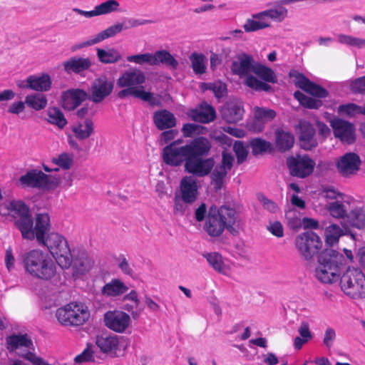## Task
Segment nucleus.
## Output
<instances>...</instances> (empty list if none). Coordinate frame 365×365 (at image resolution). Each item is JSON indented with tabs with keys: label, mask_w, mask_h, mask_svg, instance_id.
I'll return each instance as SVG.
<instances>
[{
	"label": "nucleus",
	"mask_w": 365,
	"mask_h": 365,
	"mask_svg": "<svg viewBox=\"0 0 365 365\" xmlns=\"http://www.w3.org/2000/svg\"><path fill=\"white\" fill-rule=\"evenodd\" d=\"M21 262L25 272L32 277L43 281H51L57 272L55 262L46 252L32 250L21 255Z\"/></svg>",
	"instance_id": "obj_1"
},
{
	"label": "nucleus",
	"mask_w": 365,
	"mask_h": 365,
	"mask_svg": "<svg viewBox=\"0 0 365 365\" xmlns=\"http://www.w3.org/2000/svg\"><path fill=\"white\" fill-rule=\"evenodd\" d=\"M238 215L236 210L228 205L217 207L211 206L204 225V230L211 237H219L227 230L233 234L236 232L234 225L237 222Z\"/></svg>",
	"instance_id": "obj_2"
},
{
	"label": "nucleus",
	"mask_w": 365,
	"mask_h": 365,
	"mask_svg": "<svg viewBox=\"0 0 365 365\" xmlns=\"http://www.w3.org/2000/svg\"><path fill=\"white\" fill-rule=\"evenodd\" d=\"M318 262L315 277L323 283H333L338 280L346 259L342 254L335 250H325L320 253Z\"/></svg>",
	"instance_id": "obj_3"
},
{
	"label": "nucleus",
	"mask_w": 365,
	"mask_h": 365,
	"mask_svg": "<svg viewBox=\"0 0 365 365\" xmlns=\"http://www.w3.org/2000/svg\"><path fill=\"white\" fill-rule=\"evenodd\" d=\"M38 244L47 247L61 268L67 269L72 264L73 255L71 248L67 240L63 235L51 232Z\"/></svg>",
	"instance_id": "obj_4"
},
{
	"label": "nucleus",
	"mask_w": 365,
	"mask_h": 365,
	"mask_svg": "<svg viewBox=\"0 0 365 365\" xmlns=\"http://www.w3.org/2000/svg\"><path fill=\"white\" fill-rule=\"evenodd\" d=\"M7 208L12 213L15 225L20 230L22 237L34 240V221L28 206L21 200H12L9 202Z\"/></svg>",
	"instance_id": "obj_5"
},
{
	"label": "nucleus",
	"mask_w": 365,
	"mask_h": 365,
	"mask_svg": "<svg viewBox=\"0 0 365 365\" xmlns=\"http://www.w3.org/2000/svg\"><path fill=\"white\" fill-rule=\"evenodd\" d=\"M341 291L352 299L365 297V275L356 268L349 267L340 279Z\"/></svg>",
	"instance_id": "obj_6"
},
{
	"label": "nucleus",
	"mask_w": 365,
	"mask_h": 365,
	"mask_svg": "<svg viewBox=\"0 0 365 365\" xmlns=\"http://www.w3.org/2000/svg\"><path fill=\"white\" fill-rule=\"evenodd\" d=\"M152 23H153V21L150 19L132 18L125 19V22H118L115 24L114 25L109 26L104 31H102L101 32L97 34L92 38L80 43L78 46H76V48H82L84 47L91 46L92 45L96 44L104 41L105 39L115 36L116 34L120 33L123 30H126L129 28H135Z\"/></svg>",
	"instance_id": "obj_7"
},
{
	"label": "nucleus",
	"mask_w": 365,
	"mask_h": 365,
	"mask_svg": "<svg viewBox=\"0 0 365 365\" xmlns=\"http://www.w3.org/2000/svg\"><path fill=\"white\" fill-rule=\"evenodd\" d=\"M294 245L302 258L311 261L322 249L323 242L317 233L307 231L295 237Z\"/></svg>",
	"instance_id": "obj_8"
},
{
	"label": "nucleus",
	"mask_w": 365,
	"mask_h": 365,
	"mask_svg": "<svg viewBox=\"0 0 365 365\" xmlns=\"http://www.w3.org/2000/svg\"><path fill=\"white\" fill-rule=\"evenodd\" d=\"M56 317L63 326H79L89 318L88 308L82 304L70 303L57 309Z\"/></svg>",
	"instance_id": "obj_9"
},
{
	"label": "nucleus",
	"mask_w": 365,
	"mask_h": 365,
	"mask_svg": "<svg viewBox=\"0 0 365 365\" xmlns=\"http://www.w3.org/2000/svg\"><path fill=\"white\" fill-rule=\"evenodd\" d=\"M130 63L137 65L147 64L151 66L165 65L170 69H176L178 66V61L166 50L157 51L154 53H145L130 55L126 57Z\"/></svg>",
	"instance_id": "obj_10"
},
{
	"label": "nucleus",
	"mask_w": 365,
	"mask_h": 365,
	"mask_svg": "<svg viewBox=\"0 0 365 365\" xmlns=\"http://www.w3.org/2000/svg\"><path fill=\"white\" fill-rule=\"evenodd\" d=\"M145 81V76L141 70L133 68L125 71L117 81L118 86L120 88H124V89L118 92V96L120 98H124L128 96L133 97V93L136 91H141L143 88L142 84Z\"/></svg>",
	"instance_id": "obj_11"
},
{
	"label": "nucleus",
	"mask_w": 365,
	"mask_h": 365,
	"mask_svg": "<svg viewBox=\"0 0 365 365\" xmlns=\"http://www.w3.org/2000/svg\"><path fill=\"white\" fill-rule=\"evenodd\" d=\"M20 183L24 187L39 189H50L58 185V179L51 175H46L36 169L28 171L19 178Z\"/></svg>",
	"instance_id": "obj_12"
},
{
	"label": "nucleus",
	"mask_w": 365,
	"mask_h": 365,
	"mask_svg": "<svg viewBox=\"0 0 365 365\" xmlns=\"http://www.w3.org/2000/svg\"><path fill=\"white\" fill-rule=\"evenodd\" d=\"M6 346L9 351L28 359L34 353V346L31 337L27 334H12L6 338Z\"/></svg>",
	"instance_id": "obj_13"
},
{
	"label": "nucleus",
	"mask_w": 365,
	"mask_h": 365,
	"mask_svg": "<svg viewBox=\"0 0 365 365\" xmlns=\"http://www.w3.org/2000/svg\"><path fill=\"white\" fill-rule=\"evenodd\" d=\"M287 165L291 175L304 178L312 173L316 163L307 155H304L287 158Z\"/></svg>",
	"instance_id": "obj_14"
},
{
	"label": "nucleus",
	"mask_w": 365,
	"mask_h": 365,
	"mask_svg": "<svg viewBox=\"0 0 365 365\" xmlns=\"http://www.w3.org/2000/svg\"><path fill=\"white\" fill-rule=\"evenodd\" d=\"M113 87V81L106 76L97 78L92 82L91 87L88 88V99L96 103H101L110 96Z\"/></svg>",
	"instance_id": "obj_15"
},
{
	"label": "nucleus",
	"mask_w": 365,
	"mask_h": 365,
	"mask_svg": "<svg viewBox=\"0 0 365 365\" xmlns=\"http://www.w3.org/2000/svg\"><path fill=\"white\" fill-rule=\"evenodd\" d=\"M163 162L170 166H180L189 158L186 145L178 146V141H173L163 150Z\"/></svg>",
	"instance_id": "obj_16"
},
{
	"label": "nucleus",
	"mask_w": 365,
	"mask_h": 365,
	"mask_svg": "<svg viewBox=\"0 0 365 365\" xmlns=\"http://www.w3.org/2000/svg\"><path fill=\"white\" fill-rule=\"evenodd\" d=\"M103 319L105 325L109 329L117 333L125 332L131 322L130 315L119 310L106 312Z\"/></svg>",
	"instance_id": "obj_17"
},
{
	"label": "nucleus",
	"mask_w": 365,
	"mask_h": 365,
	"mask_svg": "<svg viewBox=\"0 0 365 365\" xmlns=\"http://www.w3.org/2000/svg\"><path fill=\"white\" fill-rule=\"evenodd\" d=\"M256 64L257 62L251 55L241 53L232 61L230 68L234 74L247 78L254 73Z\"/></svg>",
	"instance_id": "obj_18"
},
{
	"label": "nucleus",
	"mask_w": 365,
	"mask_h": 365,
	"mask_svg": "<svg viewBox=\"0 0 365 365\" xmlns=\"http://www.w3.org/2000/svg\"><path fill=\"white\" fill-rule=\"evenodd\" d=\"M215 165L213 158H189L185 163V170L197 177L207 175Z\"/></svg>",
	"instance_id": "obj_19"
},
{
	"label": "nucleus",
	"mask_w": 365,
	"mask_h": 365,
	"mask_svg": "<svg viewBox=\"0 0 365 365\" xmlns=\"http://www.w3.org/2000/svg\"><path fill=\"white\" fill-rule=\"evenodd\" d=\"M331 126L336 138L343 143L351 144L355 140L354 127L353 124L341 119L331 121Z\"/></svg>",
	"instance_id": "obj_20"
},
{
	"label": "nucleus",
	"mask_w": 365,
	"mask_h": 365,
	"mask_svg": "<svg viewBox=\"0 0 365 365\" xmlns=\"http://www.w3.org/2000/svg\"><path fill=\"white\" fill-rule=\"evenodd\" d=\"M299 143L302 148L305 150H311L318 145V140L315 135V129L309 122H299Z\"/></svg>",
	"instance_id": "obj_21"
},
{
	"label": "nucleus",
	"mask_w": 365,
	"mask_h": 365,
	"mask_svg": "<svg viewBox=\"0 0 365 365\" xmlns=\"http://www.w3.org/2000/svg\"><path fill=\"white\" fill-rule=\"evenodd\" d=\"M182 200L188 204L194 202L198 195V186L196 178L193 176H185L180 185Z\"/></svg>",
	"instance_id": "obj_22"
},
{
	"label": "nucleus",
	"mask_w": 365,
	"mask_h": 365,
	"mask_svg": "<svg viewBox=\"0 0 365 365\" xmlns=\"http://www.w3.org/2000/svg\"><path fill=\"white\" fill-rule=\"evenodd\" d=\"M188 115L194 121L209 123L216 118V112L211 105L207 102H202L195 109L190 110Z\"/></svg>",
	"instance_id": "obj_23"
},
{
	"label": "nucleus",
	"mask_w": 365,
	"mask_h": 365,
	"mask_svg": "<svg viewBox=\"0 0 365 365\" xmlns=\"http://www.w3.org/2000/svg\"><path fill=\"white\" fill-rule=\"evenodd\" d=\"M361 160L354 153H348L344 155L337 163V168L339 173L347 176L355 173L359 168Z\"/></svg>",
	"instance_id": "obj_24"
},
{
	"label": "nucleus",
	"mask_w": 365,
	"mask_h": 365,
	"mask_svg": "<svg viewBox=\"0 0 365 365\" xmlns=\"http://www.w3.org/2000/svg\"><path fill=\"white\" fill-rule=\"evenodd\" d=\"M244 109L240 102L232 100L227 103L221 109L222 118L229 123H235L242 120Z\"/></svg>",
	"instance_id": "obj_25"
},
{
	"label": "nucleus",
	"mask_w": 365,
	"mask_h": 365,
	"mask_svg": "<svg viewBox=\"0 0 365 365\" xmlns=\"http://www.w3.org/2000/svg\"><path fill=\"white\" fill-rule=\"evenodd\" d=\"M86 91L80 89L68 90L61 96V106L65 110H73L87 97Z\"/></svg>",
	"instance_id": "obj_26"
},
{
	"label": "nucleus",
	"mask_w": 365,
	"mask_h": 365,
	"mask_svg": "<svg viewBox=\"0 0 365 365\" xmlns=\"http://www.w3.org/2000/svg\"><path fill=\"white\" fill-rule=\"evenodd\" d=\"M189 158H202L209 154L211 144L205 137H197L185 145Z\"/></svg>",
	"instance_id": "obj_27"
},
{
	"label": "nucleus",
	"mask_w": 365,
	"mask_h": 365,
	"mask_svg": "<svg viewBox=\"0 0 365 365\" xmlns=\"http://www.w3.org/2000/svg\"><path fill=\"white\" fill-rule=\"evenodd\" d=\"M276 116V112L269 108L257 107L255 109V119L250 129L255 133H259L263 130L264 124L271 121Z\"/></svg>",
	"instance_id": "obj_28"
},
{
	"label": "nucleus",
	"mask_w": 365,
	"mask_h": 365,
	"mask_svg": "<svg viewBox=\"0 0 365 365\" xmlns=\"http://www.w3.org/2000/svg\"><path fill=\"white\" fill-rule=\"evenodd\" d=\"M153 122L158 130H164L175 127L177 119L173 113L165 109L154 113Z\"/></svg>",
	"instance_id": "obj_29"
},
{
	"label": "nucleus",
	"mask_w": 365,
	"mask_h": 365,
	"mask_svg": "<svg viewBox=\"0 0 365 365\" xmlns=\"http://www.w3.org/2000/svg\"><path fill=\"white\" fill-rule=\"evenodd\" d=\"M91 66L88 58L73 57L63 63L64 70L68 73H79L88 70Z\"/></svg>",
	"instance_id": "obj_30"
},
{
	"label": "nucleus",
	"mask_w": 365,
	"mask_h": 365,
	"mask_svg": "<svg viewBox=\"0 0 365 365\" xmlns=\"http://www.w3.org/2000/svg\"><path fill=\"white\" fill-rule=\"evenodd\" d=\"M96 344L103 353L113 354L118 349L119 338L116 335H101L97 336Z\"/></svg>",
	"instance_id": "obj_31"
},
{
	"label": "nucleus",
	"mask_w": 365,
	"mask_h": 365,
	"mask_svg": "<svg viewBox=\"0 0 365 365\" xmlns=\"http://www.w3.org/2000/svg\"><path fill=\"white\" fill-rule=\"evenodd\" d=\"M50 228V217L47 213L36 215L34 226V238L38 242H43L45 234Z\"/></svg>",
	"instance_id": "obj_32"
},
{
	"label": "nucleus",
	"mask_w": 365,
	"mask_h": 365,
	"mask_svg": "<svg viewBox=\"0 0 365 365\" xmlns=\"http://www.w3.org/2000/svg\"><path fill=\"white\" fill-rule=\"evenodd\" d=\"M94 125L92 120L83 119L72 127V131L78 140L88 138L93 133Z\"/></svg>",
	"instance_id": "obj_33"
},
{
	"label": "nucleus",
	"mask_w": 365,
	"mask_h": 365,
	"mask_svg": "<svg viewBox=\"0 0 365 365\" xmlns=\"http://www.w3.org/2000/svg\"><path fill=\"white\" fill-rule=\"evenodd\" d=\"M30 89L36 91H47L51 88V79L48 74L29 76Z\"/></svg>",
	"instance_id": "obj_34"
},
{
	"label": "nucleus",
	"mask_w": 365,
	"mask_h": 365,
	"mask_svg": "<svg viewBox=\"0 0 365 365\" xmlns=\"http://www.w3.org/2000/svg\"><path fill=\"white\" fill-rule=\"evenodd\" d=\"M128 289V288L122 281L113 279L102 287L101 292L106 297H117L123 294Z\"/></svg>",
	"instance_id": "obj_35"
},
{
	"label": "nucleus",
	"mask_w": 365,
	"mask_h": 365,
	"mask_svg": "<svg viewBox=\"0 0 365 365\" xmlns=\"http://www.w3.org/2000/svg\"><path fill=\"white\" fill-rule=\"evenodd\" d=\"M75 272L83 274L88 272L92 267L93 261L89 255L85 252H80L76 258L73 259Z\"/></svg>",
	"instance_id": "obj_36"
},
{
	"label": "nucleus",
	"mask_w": 365,
	"mask_h": 365,
	"mask_svg": "<svg viewBox=\"0 0 365 365\" xmlns=\"http://www.w3.org/2000/svg\"><path fill=\"white\" fill-rule=\"evenodd\" d=\"M276 146L280 151H286L293 147L294 138L293 135L283 130L276 131Z\"/></svg>",
	"instance_id": "obj_37"
},
{
	"label": "nucleus",
	"mask_w": 365,
	"mask_h": 365,
	"mask_svg": "<svg viewBox=\"0 0 365 365\" xmlns=\"http://www.w3.org/2000/svg\"><path fill=\"white\" fill-rule=\"evenodd\" d=\"M203 257L208 264L217 272L226 274L227 272V265L225 264L222 256L218 252L204 253Z\"/></svg>",
	"instance_id": "obj_38"
},
{
	"label": "nucleus",
	"mask_w": 365,
	"mask_h": 365,
	"mask_svg": "<svg viewBox=\"0 0 365 365\" xmlns=\"http://www.w3.org/2000/svg\"><path fill=\"white\" fill-rule=\"evenodd\" d=\"M96 52L99 61L103 63H115L122 58L119 51L114 48H110L107 50L97 48Z\"/></svg>",
	"instance_id": "obj_39"
},
{
	"label": "nucleus",
	"mask_w": 365,
	"mask_h": 365,
	"mask_svg": "<svg viewBox=\"0 0 365 365\" xmlns=\"http://www.w3.org/2000/svg\"><path fill=\"white\" fill-rule=\"evenodd\" d=\"M25 103L30 108L38 111L46 107L48 101L43 94L33 93L26 96Z\"/></svg>",
	"instance_id": "obj_40"
},
{
	"label": "nucleus",
	"mask_w": 365,
	"mask_h": 365,
	"mask_svg": "<svg viewBox=\"0 0 365 365\" xmlns=\"http://www.w3.org/2000/svg\"><path fill=\"white\" fill-rule=\"evenodd\" d=\"M336 37L340 44L355 47L359 49L365 48V38L344 34H338Z\"/></svg>",
	"instance_id": "obj_41"
},
{
	"label": "nucleus",
	"mask_w": 365,
	"mask_h": 365,
	"mask_svg": "<svg viewBox=\"0 0 365 365\" xmlns=\"http://www.w3.org/2000/svg\"><path fill=\"white\" fill-rule=\"evenodd\" d=\"M190 61L193 72L202 75L206 72V58L202 53H192L190 56Z\"/></svg>",
	"instance_id": "obj_42"
},
{
	"label": "nucleus",
	"mask_w": 365,
	"mask_h": 365,
	"mask_svg": "<svg viewBox=\"0 0 365 365\" xmlns=\"http://www.w3.org/2000/svg\"><path fill=\"white\" fill-rule=\"evenodd\" d=\"M48 122L58 126L59 128H63L67 124V120L65 118L61 110L56 107H51L47 110Z\"/></svg>",
	"instance_id": "obj_43"
},
{
	"label": "nucleus",
	"mask_w": 365,
	"mask_h": 365,
	"mask_svg": "<svg viewBox=\"0 0 365 365\" xmlns=\"http://www.w3.org/2000/svg\"><path fill=\"white\" fill-rule=\"evenodd\" d=\"M344 230L339 225L331 224L325 229L326 242L329 245H333L338 242L340 237L344 235Z\"/></svg>",
	"instance_id": "obj_44"
},
{
	"label": "nucleus",
	"mask_w": 365,
	"mask_h": 365,
	"mask_svg": "<svg viewBox=\"0 0 365 365\" xmlns=\"http://www.w3.org/2000/svg\"><path fill=\"white\" fill-rule=\"evenodd\" d=\"M294 96L300 105L307 108L318 109L322 106V101L309 97L299 91L294 92Z\"/></svg>",
	"instance_id": "obj_45"
},
{
	"label": "nucleus",
	"mask_w": 365,
	"mask_h": 365,
	"mask_svg": "<svg viewBox=\"0 0 365 365\" xmlns=\"http://www.w3.org/2000/svg\"><path fill=\"white\" fill-rule=\"evenodd\" d=\"M348 221L352 227L358 229L365 227V213L362 209L356 208L347 215Z\"/></svg>",
	"instance_id": "obj_46"
},
{
	"label": "nucleus",
	"mask_w": 365,
	"mask_h": 365,
	"mask_svg": "<svg viewBox=\"0 0 365 365\" xmlns=\"http://www.w3.org/2000/svg\"><path fill=\"white\" fill-rule=\"evenodd\" d=\"M254 73L267 82L275 83L277 81V76L272 69L257 62L255 65Z\"/></svg>",
	"instance_id": "obj_47"
},
{
	"label": "nucleus",
	"mask_w": 365,
	"mask_h": 365,
	"mask_svg": "<svg viewBox=\"0 0 365 365\" xmlns=\"http://www.w3.org/2000/svg\"><path fill=\"white\" fill-rule=\"evenodd\" d=\"M73 154L63 153L58 156L52 158V163L56 165V168L63 170H69L73 164Z\"/></svg>",
	"instance_id": "obj_48"
},
{
	"label": "nucleus",
	"mask_w": 365,
	"mask_h": 365,
	"mask_svg": "<svg viewBox=\"0 0 365 365\" xmlns=\"http://www.w3.org/2000/svg\"><path fill=\"white\" fill-rule=\"evenodd\" d=\"M289 76L293 79L294 83L297 88L304 91H306L311 82L304 74L297 70H291L289 73Z\"/></svg>",
	"instance_id": "obj_49"
},
{
	"label": "nucleus",
	"mask_w": 365,
	"mask_h": 365,
	"mask_svg": "<svg viewBox=\"0 0 365 365\" xmlns=\"http://www.w3.org/2000/svg\"><path fill=\"white\" fill-rule=\"evenodd\" d=\"M120 4L116 0H108L97 5L96 8L97 16L108 14L118 10Z\"/></svg>",
	"instance_id": "obj_50"
},
{
	"label": "nucleus",
	"mask_w": 365,
	"mask_h": 365,
	"mask_svg": "<svg viewBox=\"0 0 365 365\" xmlns=\"http://www.w3.org/2000/svg\"><path fill=\"white\" fill-rule=\"evenodd\" d=\"M327 209L330 215L334 218H344L345 216L348 215L345 205L339 201H334L329 203Z\"/></svg>",
	"instance_id": "obj_51"
},
{
	"label": "nucleus",
	"mask_w": 365,
	"mask_h": 365,
	"mask_svg": "<svg viewBox=\"0 0 365 365\" xmlns=\"http://www.w3.org/2000/svg\"><path fill=\"white\" fill-rule=\"evenodd\" d=\"M337 112L341 115L354 117L358 114H361V106L352 103L343 104L338 107Z\"/></svg>",
	"instance_id": "obj_52"
},
{
	"label": "nucleus",
	"mask_w": 365,
	"mask_h": 365,
	"mask_svg": "<svg viewBox=\"0 0 365 365\" xmlns=\"http://www.w3.org/2000/svg\"><path fill=\"white\" fill-rule=\"evenodd\" d=\"M133 97L148 102L151 106H158L160 103L159 98L155 96L154 94L150 92L145 91L143 88L141 91H136L133 92Z\"/></svg>",
	"instance_id": "obj_53"
},
{
	"label": "nucleus",
	"mask_w": 365,
	"mask_h": 365,
	"mask_svg": "<svg viewBox=\"0 0 365 365\" xmlns=\"http://www.w3.org/2000/svg\"><path fill=\"white\" fill-rule=\"evenodd\" d=\"M252 153L254 155L261 154L270 148V143L261 138H254L250 142Z\"/></svg>",
	"instance_id": "obj_54"
},
{
	"label": "nucleus",
	"mask_w": 365,
	"mask_h": 365,
	"mask_svg": "<svg viewBox=\"0 0 365 365\" xmlns=\"http://www.w3.org/2000/svg\"><path fill=\"white\" fill-rule=\"evenodd\" d=\"M227 170L223 166L220 165H217L211 175L212 180L214 182L217 188L220 189L223 182L224 178L227 174Z\"/></svg>",
	"instance_id": "obj_55"
},
{
	"label": "nucleus",
	"mask_w": 365,
	"mask_h": 365,
	"mask_svg": "<svg viewBox=\"0 0 365 365\" xmlns=\"http://www.w3.org/2000/svg\"><path fill=\"white\" fill-rule=\"evenodd\" d=\"M245 83L248 87L256 91H267L271 89V86L259 80L253 76H250L246 78Z\"/></svg>",
	"instance_id": "obj_56"
},
{
	"label": "nucleus",
	"mask_w": 365,
	"mask_h": 365,
	"mask_svg": "<svg viewBox=\"0 0 365 365\" xmlns=\"http://www.w3.org/2000/svg\"><path fill=\"white\" fill-rule=\"evenodd\" d=\"M234 151L237 156V163H242L247 156V146L242 141H236L233 146Z\"/></svg>",
	"instance_id": "obj_57"
},
{
	"label": "nucleus",
	"mask_w": 365,
	"mask_h": 365,
	"mask_svg": "<svg viewBox=\"0 0 365 365\" xmlns=\"http://www.w3.org/2000/svg\"><path fill=\"white\" fill-rule=\"evenodd\" d=\"M305 92L313 96L321 98H326L328 96V91L325 88L312 81L310 82Z\"/></svg>",
	"instance_id": "obj_58"
},
{
	"label": "nucleus",
	"mask_w": 365,
	"mask_h": 365,
	"mask_svg": "<svg viewBox=\"0 0 365 365\" xmlns=\"http://www.w3.org/2000/svg\"><path fill=\"white\" fill-rule=\"evenodd\" d=\"M207 88L212 91L217 98L222 97L227 91L226 85L221 81H215L214 83H209L207 84Z\"/></svg>",
	"instance_id": "obj_59"
},
{
	"label": "nucleus",
	"mask_w": 365,
	"mask_h": 365,
	"mask_svg": "<svg viewBox=\"0 0 365 365\" xmlns=\"http://www.w3.org/2000/svg\"><path fill=\"white\" fill-rule=\"evenodd\" d=\"M201 128H202V126L195 123H186L182 128V133L185 137L189 138L195 134H199Z\"/></svg>",
	"instance_id": "obj_60"
},
{
	"label": "nucleus",
	"mask_w": 365,
	"mask_h": 365,
	"mask_svg": "<svg viewBox=\"0 0 365 365\" xmlns=\"http://www.w3.org/2000/svg\"><path fill=\"white\" fill-rule=\"evenodd\" d=\"M351 90L354 93H365V76L353 81Z\"/></svg>",
	"instance_id": "obj_61"
},
{
	"label": "nucleus",
	"mask_w": 365,
	"mask_h": 365,
	"mask_svg": "<svg viewBox=\"0 0 365 365\" xmlns=\"http://www.w3.org/2000/svg\"><path fill=\"white\" fill-rule=\"evenodd\" d=\"M295 215V210H289L286 212V218L288 220L289 226L292 229L299 228L302 225L301 220Z\"/></svg>",
	"instance_id": "obj_62"
},
{
	"label": "nucleus",
	"mask_w": 365,
	"mask_h": 365,
	"mask_svg": "<svg viewBox=\"0 0 365 365\" xmlns=\"http://www.w3.org/2000/svg\"><path fill=\"white\" fill-rule=\"evenodd\" d=\"M267 230L277 237H282L284 236V228L282 223L279 221H275L267 226Z\"/></svg>",
	"instance_id": "obj_63"
},
{
	"label": "nucleus",
	"mask_w": 365,
	"mask_h": 365,
	"mask_svg": "<svg viewBox=\"0 0 365 365\" xmlns=\"http://www.w3.org/2000/svg\"><path fill=\"white\" fill-rule=\"evenodd\" d=\"M259 200L262 204L263 207L267 211L274 213L278 210V207L275 202L267 199L266 197L263 195H259L258 197Z\"/></svg>",
	"instance_id": "obj_64"
}]
</instances>
